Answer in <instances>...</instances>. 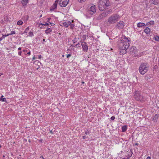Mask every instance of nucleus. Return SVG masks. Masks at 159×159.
Listing matches in <instances>:
<instances>
[{
  "label": "nucleus",
  "mask_w": 159,
  "mask_h": 159,
  "mask_svg": "<svg viewBox=\"0 0 159 159\" xmlns=\"http://www.w3.org/2000/svg\"><path fill=\"white\" fill-rule=\"evenodd\" d=\"M150 31V29L148 27H146L144 30V32L147 34H148Z\"/></svg>",
  "instance_id": "17"
},
{
  "label": "nucleus",
  "mask_w": 159,
  "mask_h": 159,
  "mask_svg": "<svg viewBox=\"0 0 159 159\" xmlns=\"http://www.w3.org/2000/svg\"><path fill=\"white\" fill-rule=\"evenodd\" d=\"M40 25H43L44 26H46V25H49V24L47 23H45V24H42V23H41L40 24Z\"/></svg>",
  "instance_id": "33"
},
{
  "label": "nucleus",
  "mask_w": 159,
  "mask_h": 159,
  "mask_svg": "<svg viewBox=\"0 0 159 159\" xmlns=\"http://www.w3.org/2000/svg\"><path fill=\"white\" fill-rule=\"evenodd\" d=\"M111 11H112V10L111 9H110V10H107V11H105L104 12H107V13H108V15L109 13H110L111 12Z\"/></svg>",
  "instance_id": "28"
},
{
  "label": "nucleus",
  "mask_w": 159,
  "mask_h": 159,
  "mask_svg": "<svg viewBox=\"0 0 159 159\" xmlns=\"http://www.w3.org/2000/svg\"><path fill=\"white\" fill-rule=\"evenodd\" d=\"M149 3H150V5L151 4L154 5H159V0H149Z\"/></svg>",
  "instance_id": "11"
},
{
  "label": "nucleus",
  "mask_w": 159,
  "mask_h": 159,
  "mask_svg": "<svg viewBox=\"0 0 159 159\" xmlns=\"http://www.w3.org/2000/svg\"><path fill=\"white\" fill-rule=\"evenodd\" d=\"M145 24L143 23L139 22L137 24V27L138 28H140L145 26Z\"/></svg>",
  "instance_id": "16"
},
{
  "label": "nucleus",
  "mask_w": 159,
  "mask_h": 159,
  "mask_svg": "<svg viewBox=\"0 0 159 159\" xmlns=\"http://www.w3.org/2000/svg\"><path fill=\"white\" fill-rule=\"evenodd\" d=\"M84 83V82H82V84H83Z\"/></svg>",
  "instance_id": "57"
},
{
  "label": "nucleus",
  "mask_w": 159,
  "mask_h": 159,
  "mask_svg": "<svg viewBox=\"0 0 159 159\" xmlns=\"http://www.w3.org/2000/svg\"><path fill=\"white\" fill-rule=\"evenodd\" d=\"M85 138V136H83V139H84Z\"/></svg>",
  "instance_id": "51"
},
{
  "label": "nucleus",
  "mask_w": 159,
  "mask_h": 159,
  "mask_svg": "<svg viewBox=\"0 0 159 159\" xmlns=\"http://www.w3.org/2000/svg\"><path fill=\"white\" fill-rule=\"evenodd\" d=\"M50 133H51L52 134V133H53V132H52V130H51V131H50Z\"/></svg>",
  "instance_id": "50"
},
{
  "label": "nucleus",
  "mask_w": 159,
  "mask_h": 159,
  "mask_svg": "<svg viewBox=\"0 0 159 159\" xmlns=\"http://www.w3.org/2000/svg\"><path fill=\"white\" fill-rule=\"evenodd\" d=\"M154 39L155 40L158 41L159 40V37L158 36L156 35L154 37Z\"/></svg>",
  "instance_id": "22"
},
{
  "label": "nucleus",
  "mask_w": 159,
  "mask_h": 159,
  "mask_svg": "<svg viewBox=\"0 0 159 159\" xmlns=\"http://www.w3.org/2000/svg\"><path fill=\"white\" fill-rule=\"evenodd\" d=\"M134 98L137 101H144V98L142 94L141 93L138 91L135 92L134 95Z\"/></svg>",
  "instance_id": "5"
},
{
  "label": "nucleus",
  "mask_w": 159,
  "mask_h": 159,
  "mask_svg": "<svg viewBox=\"0 0 159 159\" xmlns=\"http://www.w3.org/2000/svg\"><path fill=\"white\" fill-rule=\"evenodd\" d=\"M69 2V0H60L59 1V4L61 7H65Z\"/></svg>",
  "instance_id": "6"
},
{
  "label": "nucleus",
  "mask_w": 159,
  "mask_h": 159,
  "mask_svg": "<svg viewBox=\"0 0 159 159\" xmlns=\"http://www.w3.org/2000/svg\"><path fill=\"white\" fill-rule=\"evenodd\" d=\"M110 5V2L108 0H100L98 7L100 11H103L105 9H108L107 7Z\"/></svg>",
  "instance_id": "2"
},
{
  "label": "nucleus",
  "mask_w": 159,
  "mask_h": 159,
  "mask_svg": "<svg viewBox=\"0 0 159 159\" xmlns=\"http://www.w3.org/2000/svg\"><path fill=\"white\" fill-rule=\"evenodd\" d=\"M35 56H34L33 58V60H35Z\"/></svg>",
  "instance_id": "46"
},
{
  "label": "nucleus",
  "mask_w": 159,
  "mask_h": 159,
  "mask_svg": "<svg viewBox=\"0 0 159 159\" xmlns=\"http://www.w3.org/2000/svg\"><path fill=\"white\" fill-rule=\"evenodd\" d=\"M52 31V30L50 29V28H49L48 29V30H47L45 31V32L46 33H48L49 32H51Z\"/></svg>",
  "instance_id": "25"
},
{
  "label": "nucleus",
  "mask_w": 159,
  "mask_h": 159,
  "mask_svg": "<svg viewBox=\"0 0 159 159\" xmlns=\"http://www.w3.org/2000/svg\"><path fill=\"white\" fill-rule=\"evenodd\" d=\"M71 56V54H68L66 56H67V58H68L69 57H70Z\"/></svg>",
  "instance_id": "38"
},
{
  "label": "nucleus",
  "mask_w": 159,
  "mask_h": 159,
  "mask_svg": "<svg viewBox=\"0 0 159 159\" xmlns=\"http://www.w3.org/2000/svg\"><path fill=\"white\" fill-rule=\"evenodd\" d=\"M96 11V7L95 6H91L90 10L89 11V13L91 15L94 14Z\"/></svg>",
  "instance_id": "9"
},
{
  "label": "nucleus",
  "mask_w": 159,
  "mask_h": 159,
  "mask_svg": "<svg viewBox=\"0 0 159 159\" xmlns=\"http://www.w3.org/2000/svg\"><path fill=\"white\" fill-rule=\"evenodd\" d=\"M41 55H39V58L40 59L41 58Z\"/></svg>",
  "instance_id": "45"
},
{
  "label": "nucleus",
  "mask_w": 159,
  "mask_h": 159,
  "mask_svg": "<svg viewBox=\"0 0 159 159\" xmlns=\"http://www.w3.org/2000/svg\"><path fill=\"white\" fill-rule=\"evenodd\" d=\"M72 46L73 47H75V46H74V45H72Z\"/></svg>",
  "instance_id": "56"
},
{
  "label": "nucleus",
  "mask_w": 159,
  "mask_h": 159,
  "mask_svg": "<svg viewBox=\"0 0 159 159\" xmlns=\"http://www.w3.org/2000/svg\"><path fill=\"white\" fill-rule=\"evenodd\" d=\"M134 144L136 145H138V144L136 143H135Z\"/></svg>",
  "instance_id": "48"
},
{
  "label": "nucleus",
  "mask_w": 159,
  "mask_h": 159,
  "mask_svg": "<svg viewBox=\"0 0 159 159\" xmlns=\"http://www.w3.org/2000/svg\"><path fill=\"white\" fill-rule=\"evenodd\" d=\"M146 159H151V157H148Z\"/></svg>",
  "instance_id": "42"
},
{
  "label": "nucleus",
  "mask_w": 159,
  "mask_h": 159,
  "mask_svg": "<svg viewBox=\"0 0 159 159\" xmlns=\"http://www.w3.org/2000/svg\"><path fill=\"white\" fill-rule=\"evenodd\" d=\"M115 119V117L114 116H112L111 117V119L112 120H114Z\"/></svg>",
  "instance_id": "37"
},
{
  "label": "nucleus",
  "mask_w": 159,
  "mask_h": 159,
  "mask_svg": "<svg viewBox=\"0 0 159 159\" xmlns=\"http://www.w3.org/2000/svg\"><path fill=\"white\" fill-rule=\"evenodd\" d=\"M158 117V116L157 114L155 115L153 118V120L154 122H156Z\"/></svg>",
  "instance_id": "19"
},
{
  "label": "nucleus",
  "mask_w": 159,
  "mask_h": 159,
  "mask_svg": "<svg viewBox=\"0 0 159 159\" xmlns=\"http://www.w3.org/2000/svg\"><path fill=\"white\" fill-rule=\"evenodd\" d=\"M48 20L47 21V22H49L50 24H51L52 23L49 22V20L51 19V18H48Z\"/></svg>",
  "instance_id": "39"
},
{
  "label": "nucleus",
  "mask_w": 159,
  "mask_h": 159,
  "mask_svg": "<svg viewBox=\"0 0 159 159\" xmlns=\"http://www.w3.org/2000/svg\"><path fill=\"white\" fill-rule=\"evenodd\" d=\"M124 23L122 21H120L118 22L116 26V29L120 30L122 29L124 26Z\"/></svg>",
  "instance_id": "7"
},
{
  "label": "nucleus",
  "mask_w": 159,
  "mask_h": 159,
  "mask_svg": "<svg viewBox=\"0 0 159 159\" xmlns=\"http://www.w3.org/2000/svg\"><path fill=\"white\" fill-rule=\"evenodd\" d=\"M28 2V0H22L21 1V3L23 6L27 4Z\"/></svg>",
  "instance_id": "18"
},
{
  "label": "nucleus",
  "mask_w": 159,
  "mask_h": 159,
  "mask_svg": "<svg viewBox=\"0 0 159 159\" xmlns=\"http://www.w3.org/2000/svg\"><path fill=\"white\" fill-rule=\"evenodd\" d=\"M43 42H44V41H45V39H43Z\"/></svg>",
  "instance_id": "54"
},
{
  "label": "nucleus",
  "mask_w": 159,
  "mask_h": 159,
  "mask_svg": "<svg viewBox=\"0 0 159 159\" xmlns=\"http://www.w3.org/2000/svg\"><path fill=\"white\" fill-rule=\"evenodd\" d=\"M80 2H82L86 1V0H78Z\"/></svg>",
  "instance_id": "35"
},
{
  "label": "nucleus",
  "mask_w": 159,
  "mask_h": 159,
  "mask_svg": "<svg viewBox=\"0 0 159 159\" xmlns=\"http://www.w3.org/2000/svg\"><path fill=\"white\" fill-rule=\"evenodd\" d=\"M81 45L82 47L83 50L84 51L87 52L88 51V47L86 43L85 42H82V43H81Z\"/></svg>",
  "instance_id": "12"
},
{
  "label": "nucleus",
  "mask_w": 159,
  "mask_h": 159,
  "mask_svg": "<svg viewBox=\"0 0 159 159\" xmlns=\"http://www.w3.org/2000/svg\"><path fill=\"white\" fill-rule=\"evenodd\" d=\"M21 51H20V52H18V54L19 55H21Z\"/></svg>",
  "instance_id": "41"
},
{
  "label": "nucleus",
  "mask_w": 159,
  "mask_h": 159,
  "mask_svg": "<svg viewBox=\"0 0 159 159\" xmlns=\"http://www.w3.org/2000/svg\"><path fill=\"white\" fill-rule=\"evenodd\" d=\"M134 57H136V56L135 55Z\"/></svg>",
  "instance_id": "59"
},
{
  "label": "nucleus",
  "mask_w": 159,
  "mask_h": 159,
  "mask_svg": "<svg viewBox=\"0 0 159 159\" xmlns=\"http://www.w3.org/2000/svg\"><path fill=\"white\" fill-rule=\"evenodd\" d=\"M29 35L30 36H33V32H31V31L29 32Z\"/></svg>",
  "instance_id": "30"
},
{
  "label": "nucleus",
  "mask_w": 159,
  "mask_h": 159,
  "mask_svg": "<svg viewBox=\"0 0 159 159\" xmlns=\"http://www.w3.org/2000/svg\"><path fill=\"white\" fill-rule=\"evenodd\" d=\"M61 22H60V26H62L63 25H62V24H61Z\"/></svg>",
  "instance_id": "47"
},
{
  "label": "nucleus",
  "mask_w": 159,
  "mask_h": 159,
  "mask_svg": "<svg viewBox=\"0 0 159 159\" xmlns=\"http://www.w3.org/2000/svg\"><path fill=\"white\" fill-rule=\"evenodd\" d=\"M148 68L146 63H142L139 67V73L142 75L144 74L148 70Z\"/></svg>",
  "instance_id": "4"
},
{
  "label": "nucleus",
  "mask_w": 159,
  "mask_h": 159,
  "mask_svg": "<svg viewBox=\"0 0 159 159\" xmlns=\"http://www.w3.org/2000/svg\"><path fill=\"white\" fill-rule=\"evenodd\" d=\"M23 23V22L21 20H19L17 22V24L18 25H22Z\"/></svg>",
  "instance_id": "23"
},
{
  "label": "nucleus",
  "mask_w": 159,
  "mask_h": 159,
  "mask_svg": "<svg viewBox=\"0 0 159 159\" xmlns=\"http://www.w3.org/2000/svg\"><path fill=\"white\" fill-rule=\"evenodd\" d=\"M21 48L20 47V48H18V50H21Z\"/></svg>",
  "instance_id": "44"
},
{
  "label": "nucleus",
  "mask_w": 159,
  "mask_h": 159,
  "mask_svg": "<svg viewBox=\"0 0 159 159\" xmlns=\"http://www.w3.org/2000/svg\"><path fill=\"white\" fill-rule=\"evenodd\" d=\"M15 33L16 32L15 31H11V33L7 34V35H6L5 36H8L9 35H11L13 34H15Z\"/></svg>",
  "instance_id": "24"
},
{
  "label": "nucleus",
  "mask_w": 159,
  "mask_h": 159,
  "mask_svg": "<svg viewBox=\"0 0 159 159\" xmlns=\"http://www.w3.org/2000/svg\"><path fill=\"white\" fill-rule=\"evenodd\" d=\"M154 22L153 21H151L149 22V23L150 25H153L154 24Z\"/></svg>",
  "instance_id": "36"
},
{
  "label": "nucleus",
  "mask_w": 159,
  "mask_h": 159,
  "mask_svg": "<svg viewBox=\"0 0 159 159\" xmlns=\"http://www.w3.org/2000/svg\"><path fill=\"white\" fill-rule=\"evenodd\" d=\"M81 45V43H78L77 44H76L75 47H77V46H78L79 47H80Z\"/></svg>",
  "instance_id": "31"
},
{
  "label": "nucleus",
  "mask_w": 159,
  "mask_h": 159,
  "mask_svg": "<svg viewBox=\"0 0 159 159\" xmlns=\"http://www.w3.org/2000/svg\"><path fill=\"white\" fill-rule=\"evenodd\" d=\"M30 51H29V52H28L27 53V54H28V55H30Z\"/></svg>",
  "instance_id": "43"
},
{
  "label": "nucleus",
  "mask_w": 159,
  "mask_h": 159,
  "mask_svg": "<svg viewBox=\"0 0 159 159\" xmlns=\"http://www.w3.org/2000/svg\"><path fill=\"white\" fill-rule=\"evenodd\" d=\"M54 7L53 6V5L52 6L51 8H54Z\"/></svg>",
  "instance_id": "52"
},
{
  "label": "nucleus",
  "mask_w": 159,
  "mask_h": 159,
  "mask_svg": "<svg viewBox=\"0 0 159 159\" xmlns=\"http://www.w3.org/2000/svg\"><path fill=\"white\" fill-rule=\"evenodd\" d=\"M127 129V126L126 125H124L122 127V131L125 132L126 131Z\"/></svg>",
  "instance_id": "20"
},
{
  "label": "nucleus",
  "mask_w": 159,
  "mask_h": 159,
  "mask_svg": "<svg viewBox=\"0 0 159 159\" xmlns=\"http://www.w3.org/2000/svg\"><path fill=\"white\" fill-rule=\"evenodd\" d=\"M29 29V27L26 28L25 29V31H24V32L23 33L24 34V33H26L27 32V31Z\"/></svg>",
  "instance_id": "27"
},
{
  "label": "nucleus",
  "mask_w": 159,
  "mask_h": 159,
  "mask_svg": "<svg viewBox=\"0 0 159 159\" xmlns=\"http://www.w3.org/2000/svg\"><path fill=\"white\" fill-rule=\"evenodd\" d=\"M129 51L131 54H135L137 52V49H136V47L134 46L131 47L129 49Z\"/></svg>",
  "instance_id": "10"
},
{
  "label": "nucleus",
  "mask_w": 159,
  "mask_h": 159,
  "mask_svg": "<svg viewBox=\"0 0 159 159\" xmlns=\"http://www.w3.org/2000/svg\"><path fill=\"white\" fill-rule=\"evenodd\" d=\"M1 147V146L0 145V148Z\"/></svg>",
  "instance_id": "58"
},
{
  "label": "nucleus",
  "mask_w": 159,
  "mask_h": 159,
  "mask_svg": "<svg viewBox=\"0 0 159 159\" xmlns=\"http://www.w3.org/2000/svg\"><path fill=\"white\" fill-rule=\"evenodd\" d=\"M108 15V13L103 12L102 13L100 14L99 16L97 18V19L100 20L104 18Z\"/></svg>",
  "instance_id": "8"
},
{
  "label": "nucleus",
  "mask_w": 159,
  "mask_h": 159,
  "mask_svg": "<svg viewBox=\"0 0 159 159\" xmlns=\"http://www.w3.org/2000/svg\"><path fill=\"white\" fill-rule=\"evenodd\" d=\"M59 0H56V1L55 2V3H54L53 5L54 7V8H50V11H53L55 9L57 8V5L58 3V1Z\"/></svg>",
  "instance_id": "14"
},
{
  "label": "nucleus",
  "mask_w": 159,
  "mask_h": 159,
  "mask_svg": "<svg viewBox=\"0 0 159 159\" xmlns=\"http://www.w3.org/2000/svg\"><path fill=\"white\" fill-rule=\"evenodd\" d=\"M42 16V15H41V16H40V17Z\"/></svg>",
  "instance_id": "61"
},
{
  "label": "nucleus",
  "mask_w": 159,
  "mask_h": 159,
  "mask_svg": "<svg viewBox=\"0 0 159 159\" xmlns=\"http://www.w3.org/2000/svg\"><path fill=\"white\" fill-rule=\"evenodd\" d=\"M90 133V132L88 131V130H87L86 131H85V134H89Z\"/></svg>",
  "instance_id": "32"
},
{
  "label": "nucleus",
  "mask_w": 159,
  "mask_h": 159,
  "mask_svg": "<svg viewBox=\"0 0 159 159\" xmlns=\"http://www.w3.org/2000/svg\"><path fill=\"white\" fill-rule=\"evenodd\" d=\"M2 75V73H0V76L1 75Z\"/></svg>",
  "instance_id": "53"
},
{
  "label": "nucleus",
  "mask_w": 159,
  "mask_h": 159,
  "mask_svg": "<svg viewBox=\"0 0 159 159\" xmlns=\"http://www.w3.org/2000/svg\"><path fill=\"white\" fill-rule=\"evenodd\" d=\"M120 19L119 15L117 14H114L112 15L108 18L107 22L110 24L115 23Z\"/></svg>",
  "instance_id": "3"
},
{
  "label": "nucleus",
  "mask_w": 159,
  "mask_h": 159,
  "mask_svg": "<svg viewBox=\"0 0 159 159\" xmlns=\"http://www.w3.org/2000/svg\"><path fill=\"white\" fill-rule=\"evenodd\" d=\"M129 41L128 38L125 37L124 39H120L118 41L119 50L120 53L124 54L126 53V50L129 45L128 42Z\"/></svg>",
  "instance_id": "1"
},
{
  "label": "nucleus",
  "mask_w": 159,
  "mask_h": 159,
  "mask_svg": "<svg viewBox=\"0 0 159 159\" xmlns=\"http://www.w3.org/2000/svg\"><path fill=\"white\" fill-rule=\"evenodd\" d=\"M59 0H56V1L55 2V3H54L53 5L54 7V8H50V11H53L55 9L57 8V5L58 3V1Z\"/></svg>",
  "instance_id": "15"
},
{
  "label": "nucleus",
  "mask_w": 159,
  "mask_h": 159,
  "mask_svg": "<svg viewBox=\"0 0 159 159\" xmlns=\"http://www.w3.org/2000/svg\"><path fill=\"white\" fill-rule=\"evenodd\" d=\"M3 35L2 36V37L0 38V41L2 40L3 39L5 38V37H7V36H5V35Z\"/></svg>",
  "instance_id": "26"
},
{
  "label": "nucleus",
  "mask_w": 159,
  "mask_h": 159,
  "mask_svg": "<svg viewBox=\"0 0 159 159\" xmlns=\"http://www.w3.org/2000/svg\"><path fill=\"white\" fill-rule=\"evenodd\" d=\"M71 22L70 21H66L65 22H62L61 24H62L63 25L66 27H68L71 24Z\"/></svg>",
  "instance_id": "13"
},
{
  "label": "nucleus",
  "mask_w": 159,
  "mask_h": 159,
  "mask_svg": "<svg viewBox=\"0 0 159 159\" xmlns=\"http://www.w3.org/2000/svg\"><path fill=\"white\" fill-rule=\"evenodd\" d=\"M3 96H1V97L0 98V101L6 102V99L5 98H3Z\"/></svg>",
  "instance_id": "21"
},
{
  "label": "nucleus",
  "mask_w": 159,
  "mask_h": 159,
  "mask_svg": "<svg viewBox=\"0 0 159 159\" xmlns=\"http://www.w3.org/2000/svg\"><path fill=\"white\" fill-rule=\"evenodd\" d=\"M23 51H24V52H25V50H23Z\"/></svg>",
  "instance_id": "60"
},
{
  "label": "nucleus",
  "mask_w": 159,
  "mask_h": 159,
  "mask_svg": "<svg viewBox=\"0 0 159 159\" xmlns=\"http://www.w3.org/2000/svg\"><path fill=\"white\" fill-rule=\"evenodd\" d=\"M40 158H42L43 159H44V158H43V157L42 156H41L40 157Z\"/></svg>",
  "instance_id": "49"
},
{
  "label": "nucleus",
  "mask_w": 159,
  "mask_h": 159,
  "mask_svg": "<svg viewBox=\"0 0 159 159\" xmlns=\"http://www.w3.org/2000/svg\"><path fill=\"white\" fill-rule=\"evenodd\" d=\"M70 25V28L71 29H73L74 26V25L73 24H71V23Z\"/></svg>",
  "instance_id": "29"
},
{
  "label": "nucleus",
  "mask_w": 159,
  "mask_h": 159,
  "mask_svg": "<svg viewBox=\"0 0 159 159\" xmlns=\"http://www.w3.org/2000/svg\"><path fill=\"white\" fill-rule=\"evenodd\" d=\"M29 142H31V141H30V139H29Z\"/></svg>",
  "instance_id": "55"
},
{
  "label": "nucleus",
  "mask_w": 159,
  "mask_h": 159,
  "mask_svg": "<svg viewBox=\"0 0 159 159\" xmlns=\"http://www.w3.org/2000/svg\"><path fill=\"white\" fill-rule=\"evenodd\" d=\"M157 68V65H155V66L154 68V69H156Z\"/></svg>",
  "instance_id": "40"
},
{
  "label": "nucleus",
  "mask_w": 159,
  "mask_h": 159,
  "mask_svg": "<svg viewBox=\"0 0 159 159\" xmlns=\"http://www.w3.org/2000/svg\"><path fill=\"white\" fill-rule=\"evenodd\" d=\"M129 153H130V154H129V156L130 157H131L132 155V154L133 153L132 152V151H131V150L129 152Z\"/></svg>",
  "instance_id": "34"
}]
</instances>
